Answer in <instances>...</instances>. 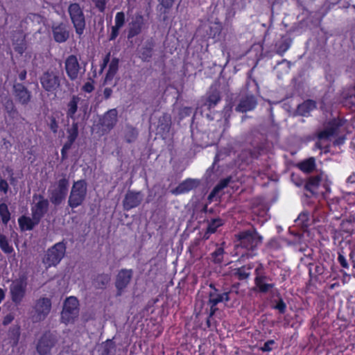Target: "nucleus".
<instances>
[{"instance_id": "64", "label": "nucleus", "mask_w": 355, "mask_h": 355, "mask_svg": "<svg viewBox=\"0 0 355 355\" xmlns=\"http://www.w3.org/2000/svg\"><path fill=\"white\" fill-rule=\"evenodd\" d=\"M4 297L3 290H0V302L3 300Z\"/></svg>"}, {"instance_id": "33", "label": "nucleus", "mask_w": 355, "mask_h": 355, "mask_svg": "<svg viewBox=\"0 0 355 355\" xmlns=\"http://www.w3.org/2000/svg\"><path fill=\"white\" fill-rule=\"evenodd\" d=\"M315 167V159L313 157L306 159L297 164V168L305 173H312Z\"/></svg>"}, {"instance_id": "25", "label": "nucleus", "mask_w": 355, "mask_h": 355, "mask_svg": "<svg viewBox=\"0 0 355 355\" xmlns=\"http://www.w3.org/2000/svg\"><path fill=\"white\" fill-rule=\"evenodd\" d=\"M80 98L77 95H73L67 103L66 116L68 119L76 121V113L78 111Z\"/></svg>"}, {"instance_id": "35", "label": "nucleus", "mask_w": 355, "mask_h": 355, "mask_svg": "<svg viewBox=\"0 0 355 355\" xmlns=\"http://www.w3.org/2000/svg\"><path fill=\"white\" fill-rule=\"evenodd\" d=\"M221 101V96L218 91H214L210 92L205 103V105L207 106L209 110L214 107Z\"/></svg>"}, {"instance_id": "3", "label": "nucleus", "mask_w": 355, "mask_h": 355, "mask_svg": "<svg viewBox=\"0 0 355 355\" xmlns=\"http://www.w3.org/2000/svg\"><path fill=\"white\" fill-rule=\"evenodd\" d=\"M69 187V178L66 175L53 184L48 189L49 200L54 206L60 205L66 199Z\"/></svg>"}, {"instance_id": "47", "label": "nucleus", "mask_w": 355, "mask_h": 355, "mask_svg": "<svg viewBox=\"0 0 355 355\" xmlns=\"http://www.w3.org/2000/svg\"><path fill=\"white\" fill-rule=\"evenodd\" d=\"M348 257L349 261L352 266V272H350L349 275L355 277V250L354 249H350Z\"/></svg>"}, {"instance_id": "36", "label": "nucleus", "mask_w": 355, "mask_h": 355, "mask_svg": "<svg viewBox=\"0 0 355 355\" xmlns=\"http://www.w3.org/2000/svg\"><path fill=\"white\" fill-rule=\"evenodd\" d=\"M111 276L107 273H101L96 275L94 279V284L96 288H105L110 282Z\"/></svg>"}, {"instance_id": "9", "label": "nucleus", "mask_w": 355, "mask_h": 355, "mask_svg": "<svg viewBox=\"0 0 355 355\" xmlns=\"http://www.w3.org/2000/svg\"><path fill=\"white\" fill-rule=\"evenodd\" d=\"M52 308L51 300L42 297L37 299L31 313V319L33 322H40L44 320L51 312Z\"/></svg>"}, {"instance_id": "53", "label": "nucleus", "mask_w": 355, "mask_h": 355, "mask_svg": "<svg viewBox=\"0 0 355 355\" xmlns=\"http://www.w3.org/2000/svg\"><path fill=\"white\" fill-rule=\"evenodd\" d=\"M95 6L96 8H98V10L103 12L105 11V7H106V1L105 0H96L95 1Z\"/></svg>"}, {"instance_id": "12", "label": "nucleus", "mask_w": 355, "mask_h": 355, "mask_svg": "<svg viewBox=\"0 0 355 355\" xmlns=\"http://www.w3.org/2000/svg\"><path fill=\"white\" fill-rule=\"evenodd\" d=\"M12 94L15 101L21 105H27L32 99L31 92L23 83H14Z\"/></svg>"}, {"instance_id": "31", "label": "nucleus", "mask_w": 355, "mask_h": 355, "mask_svg": "<svg viewBox=\"0 0 355 355\" xmlns=\"http://www.w3.org/2000/svg\"><path fill=\"white\" fill-rule=\"evenodd\" d=\"M224 245V242L220 245L216 244V249L209 254L211 261L215 264H220L223 261L225 254Z\"/></svg>"}, {"instance_id": "2", "label": "nucleus", "mask_w": 355, "mask_h": 355, "mask_svg": "<svg viewBox=\"0 0 355 355\" xmlns=\"http://www.w3.org/2000/svg\"><path fill=\"white\" fill-rule=\"evenodd\" d=\"M238 243L236 250L240 255L239 259L252 258L256 255L259 245L262 242V237L256 230H245L236 235Z\"/></svg>"}, {"instance_id": "37", "label": "nucleus", "mask_w": 355, "mask_h": 355, "mask_svg": "<svg viewBox=\"0 0 355 355\" xmlns=\"http://www.w3.org/2000/svg\"><path fill=\"white\" fill-rule=\"evenodd\" d=\"M159 5L162 6L160 9L161 13L163 15L162 21L164 22L168 21V17L167 16L169 10L173 7L175 0H157Z\"/></svg>"}, {"instance_id": "15", "label": "nucleus", "mask_w": 355, "mask_h": 355, "mask_svg": "<svg viewBox=\"0 0 355 355\" xmlns=\"http://www.w3.org/2000/svg\"><path fill=\"white\" fill-rule=\"evenodd\" d=\"M64 69L67 76L71 80H75L78 78L80 66L76 55H70L66 58Z\"/></svg>"}, {"instance_id": "42", "label": "nucleus", "mask_w": 355, "mask_h": 355, "mask_svg": "<svg viewBox=\"0 0 355 355\" xmlns=\"http://www.w3.org/2000/svg\"><path fill=\"white\" fill-rule=\"evenodd\" d=\"M324 270V266L321 264H309V275L311 278H313V276L322 275Z\"/></svg>"}, {"instance_id": "46", "label": "nucleus", "mask_w": 355, "mask_h": 355, "mask_svg": "<svg viewBox=\"0 0 355 355\" xmlns=\"http://www.w3.org/2000/svg\"><path fill=\"white\" fill-rule=\"evenodd\" d=\"M48 125L50 128V130L54 133H57L58 130V122L57 121V119L55 116H51L49 117V123H48Z\"/></svg>"}, {"instance_id": "60", "label": "nucleus", "mask_w": 355, "mask_h": 355, "mask_svg": "<svg viewBox=\"0 0 355 355\" xmlns=\"http://www.w3.org/2000/svg\"><path fill=\"white\" fill-rule=\"evenodd\" d=\"M347 184H355V173H353L351 174L347 178Z\"/></svg>"}, {"instance_id": "59", "label": "nucleus", "mask_w": 355, "mask_h": 355, "mask_svg": "<svg viewBox=\"0 0 355 355\" xmlns=\"http://www.w3.org/2000/svg\"><path fill=\"white\" fill-rule=\"evenodd\" d=\"M26 75H27L26 70L23 69L22 71H21L18 75V78H19V80L24 81V80H26Z\"/></svg>"}, {"instance_id": "16", "label": "nucleus", "mask_w": 355, "mask_h": 355, "mask_svg": "<svg viewBox=\"0 0 355 355\" xmlns=\"http://www.w3.org/2000/svg\"><path fill=\"white\" fill-rule=\"evenodd\" d=\"M132 269L122 268L119 270L115 277L116 288H127L133 279Z\"/></svg>"}, {"instance_id": "58", "label": "nucleus", "mask_w": 355, "mask_h": 355, "mask_svg": "<svg viewBox=\"0 0 355 355\" xmlns=\"http://www.w3.org/2000/svg\"><path fill=\"white\" fill-rule=\"evenodd\" d=\"M112 94V89L110 87H105L103 91V96L105 99L110 98Z\"/></svg>"}, {"instance_id": "39", "label": "nucleus", "mask_w": 355, "mask_h": 355, "mask_svg": "<svg viewBox=\"0 0 355 355\" xmlns=\"http://www.w3.org/2000/svg\"><path fill=\"white\" fill-rule=\"evenodd\" d=\"M0 248L2 252L6 254H10L14 252V248L10 244L6 235L0 233Z\"/></svg>"}, {"instance_id": "7", "label": "nucleus", "mask_w": 355, "mask_h": 355, "mask_svg": "<svg viewBox=\"0 0 355 355\" xmlns=\"http://www.w3.org/2000/svg\"><path fill=\"white\" fill-rule=\"evenodd\" d=\"M79 303L76 297H67L61 311V322L65 324H73L79 315Z\"/></svg>"}, {"instance_id": "56", "label": "nucleus", "mask_w": 355, "mask_h": 355, "mask_svg": "<svg viewBox=\"0 0 355 355\" xmlns=\"http://www.w3.org/2000/svg\"><path fill=\"white\" fill-rule=\"evenodd\" d=\"M275 309L279 310L281 313H284L285 312L286 304L282 299L279 300V302L275 306Z\"/></svg>"}, {"instance_id": "32", "label": "nucleus", "mask_w": 355, "mask_h": 355, "mask_svg": "<svg viewBox=\"0 0 355 355\" xmlns=\"http://www.w3.org/2000/svg\"><path fill=\"white\" fill-rule=\"evenodd\" d=\"M78 123L76 121H73L71 125L67 129V141L64 143L73 146L78 137Z\"/></svg>"}, {"instance_id": "19", "label": "nucleus", "mask_w": 355, "mask_h": 355, "mask_svg": "<svg viewBox=\"0 0 355 355\" xmlns=\"http://www.w3.org/2000/svg\"><path fill=\"white\" fill-rule=\"evenodd\" d=\"M255 263H249L233 270L232 277L241 282H247L251 275V270L254 268Z\"/></svg>"}, {"instance_id": "17", "label": "nucleus", "mask_w": 355, "mask_h": 355, "mask_svg": "<svg viewBox=\"0 0 355 355\" xmlns=\"http://www.w3.org/2000/svg\"><path fill=\"white\" fill-rule=\"evenodd\" d=\"M342 124L337 119L329 121L326 127L318 132V137L320 139H329L331 137L337 136Z\"/></svg>"}, {"instance_id": "22", "label": "nucleus", "mask_w": 355, "mask_h": 355, "mask_svg": "<svg viewBox=\"0 0 355 355\" xmlns=\"http://www.w3.org/2000/svg\"><path fill=\"white\" fill-rule=\"evenodd\" d=\"M257 105V101L254 95H248L242 98L236 107L239 112H247L254 110Z\"/></svg>"}, {"instance_id": "13", "label": "nucleus", "mask_w": 355, "mask_h": 355, "mask_svg": "<svg viewBox=\"0 0 355 355\" xmlns=\"http://www.w3.org/2000/svg\"><path fill=\"white\" fill-rule=\"evenodd\" d=\"M144 195L141 191L128 190L123 200V207L125 211H130L137 207L142 202Z\"/></svg>"}, {"instance_id": "48", "label": "nucleus", "mask_w": 355, "mask_h": 355, "mask_svg": "<svg viewBox=\"0 0 355 355\" xmlns=\"http://www.w3.org/2000/svg\"><path fill=\"white\" fill-rule=\"evenodd\" d=\"M291 180L297 187H302V185L304 186L305 181L298 175L293 173L291 175Z\"/></svg>"}, {"instance_id": "24", "label": "nucleus", "mask_w": 355, "mask_h": 355, "mask_svg": "<svg viewBox=\"0 0 355 355\" xmlns=\"http://www.w3.org/2000/svg\"><path fill=\"white\" fill-rule=\"evenodd\" d=\"M224 224L223 220L220 218H211L207 220V227L204 232L202 239L207 241L209 239L211 234L216 232L218 227Z\"/></svg>"}, {"instance_id": "28", "label": "nucleus", "mask_w": 355, "mask_h": 355, "mask_svg": "<svg viewBox=\"0 0 355 355\" xmlns=\"http://www.w3.org/2000/svg\"><path fill=\"white\" fill-rule=\"evenodd\" d=\"M315 108V101L311 99H308L297 105L296 112L300 116H307L309 115L310 112Z\"/></svg>"}, {"instance_id": "1", "label": "nucleus", "mask_w": 355, "mask_h": 355, "mask_svg": "<svg viewBox=\"0 0 355 355\" xmlns=\"http://www.w3.org/2000/svg\"><path fill=\"white\" fill-rule=\"evenodd\" d=\"M254 275L255 287L252 288H273L280 285L286 279V272L282 269L277 268L268 270L261 263H255Z\"/></svg>"}, {"instance_id": "61", "label": "nucleus", "mask_w": 355, "mask_h": 355, "mask_svg": "<svg viewBox=\"0 0 355 355\" xmlns=\"http://www.w3.org/2000/svg\"><path fill=\"white\" fill-rule=\"evenodd\" d=\"M13 320V316H12L11 315H6L5 318H4V320L3 321V324L4 325H7L9 323H10L12 322V320Z\"/></svg>"}, {"instance_id": "18", "label": "nucleus", "mask_w": 355, "mask_h": 355, "mask_svg": "<svg viewBox=\"0 0 355 355\" xmlns=\"http://www.w3.org/2000/svg\"><path fill=\"white\" fill-rule=\"evenodd\" d=\"M117 110L116 108L107 111L100 119V124L103 130H110L116 125L117 121Z\"/></svg>"}, {"instance_id": "49", "label": "nucleus", "mask_w": 355, "mask_h": 355, "mask_svg": "<svg viewBox=\"0 0 355 355\" xmlns=\"http://www.w3.org/2000/svg\"><path fill=\"white\" fill-rule=\"evenodd\" d=\"M72 147L71 145H69L68 144H66L64 143V145L62 146V148L61 149V159L62 160H65L67 159L68 157V154H67V152L69 150L71 149V148Z\"/></svg>"}, {"instance_id": "26", "label": "nucleus", "mask_w": 355, "mask_h": 355, "mask_svg": "<svg viewBox=\"0 0 355 355\" xmlns=\"http://www.w3.org/2000/svg\"><path fill=\"white\" fill-rule=\"evenodd\" d=\"M219 290H214L209 294V302L211 304L210 315H212L217 310L214 306L219 302L227 301L229 300V293H219Z\"/></svg>"}, {"instance_id": "4", "label": "nucleus", "mask_w": 355, "mask_h": 355, "mask_svg": "<svg viewBox=\"0 0 355 355\" xmlns=\"http://www.w3.org/2000/svg\"><path fill=\"white\" fill-rule=\"evenodd\" d=\"M62 76L56 69H48L40 77V82L43 89L49 93H55L61 85Z\"/></svg>"}, {"instance_id": "38", "label": "nucleus", "mask_w": 355, "mask_h": 355, "mask_svg": "<svg viewBox=\"0 0 355 355\" xmlns=\"http://www.w3.org/2000/svg\"><path fill=\"white\" fill-rule=\"evenodd\" d=\"M195 187V182L189 178L181 182L176 188V190L179 193H184L192 190Z\"/></svg>"}, {"instance_id": "51", "label": "nucleus", "mask_w": 355, "mask_h": 355, "mask_svg": "<svg viewBox=\"0 0 355 355\" xmlns=\"http://www.w3.org/2000/svg\"><path fill=\"white\" fill-rule=\"evenodd\" d=\"M9 190V184L4 179H0V191L6 194Z\"/></svg>"}, {"instance_id": "23", "label": "nucleus", "mask_w": 355, "mask_h": 355, "mask_svg": "<svg viewBox=\"0 0 355 355\" xmlns=\"http://www.w3.org/2000/svg\"><path fill=\"white\" fill-rule=\"evenodd\" d=\"M321 182V175L310 176L304 182V190L310 192L312 195H317L319 193V187H320Z\"/></svg>"}, {"instance_id": "44", "label": "nucleus", "mask_w": 355, "mask_h": 355, "mask_svg": "<svg viewBox=\"0 0 355 355\" xmlns=\"http://www.w3.org/2000/svg\"><path fill=\"white\" fill-rule=\"evenodd\" d=\"M11 295L13 302L19 303L24 296V290H11Z\"/></svg>"}, {"instance_id": "34", "label": "nucleus", "mask_w": 355, "mask_h": 355, "mask_svg": "<svg viewBox=\"0 0 355 355\" xmlns=\"http://www.w3.org/2000/svg\"><path fill=\"white\" fill-rule=\"evenodd\" d=\"M337 261L339 263L340 266L341 267V270L343 272L347 273V272L349 271L351 263L347 259V255L343 248L340 249L338 251Z\"/></svg>"}, {"instance_id": "45", "label": "nucleus", "mask_w": 355, "mask_h": 355, "mask_svg": "<svg viewBox=\"0 0 355 355\" xmlns=\"http://www.w3.org/2000/svg\"><path fill=\"white\" fill-rule=\"evenodd\" d=\"M5 109L8 114L12 117L17 114V110L12 101L8 100L5 104Z\"/></svg>"}, {"instance_id": "14", "label": "nucleus", "mask_w": 355, "mask_h": 355, "mask_svg": "<svg viewBox=\"0 0 355 355\" xmlns=\"http://www.w3.org/2000/svg\"><path fill=\"white\" fill-rule=\"evenodd\" d=\"M51 31L53 38L57 43H64L67 42L70 37L69 26L64 22L53 24Z\"/></svg>"}, {"instance_id": "30", "label": "nucleus", "mask_w": 355, "mask_h": 355, "mask_svg": "<svg viewBox=\"0 0 355 355\" xmlns=\"http://www.w3.org/2000/svg\"><path fill=\"white\" fill-rule=\"evenodd\" d=\"M119 64V59L117 58H113L108 67V70L105 74L104 78V84L110 83L114 79L115 75L118 72Z\"/></svg>"}, {"instance_id": "11", "label": "nucleus", "mask_w": 355, "mask_h": 355, "mask_svg": "<svg viewBox=\"0 0 355 355\" xmlns=\"http://www.w3.org/2000/svg\"><path fill=\"white\" fill-rule=\"evenodd\" d=\"M33 202L31 205V215L40 221L48 213L49 209V200L42 194L34 193L33 196Z\"/></svg>"}, {"instance_id": "5", "label": "nucleus", "mask_w": 355, "mask_h": 355, "mask_svg": "<svg viewBox=\"0 0 355 355\" xmlns=\"http://www.w3.org/2000/svg\"><path fill=\"white\" fill-rule=\"evenodd\" d=\"M87 192V183L85 180L74 182L68 198V205L71 209L80 206L86 199Z\"/></svg>"}, {"instance_id": "21", "label": "nucleus", "mask_w": 355, "mask_h": 355, "mask_svg": "<svg viewBox=\"0 0 355 355\" xmlns=\"http://www.w3.org/2000/svg\"><path fill=\"white\" fill-rule=\"evenodd\" d=\"M144 26V17L141 15H136L129 24L128 30V38L132 39L139 35Z\"/></svg>"}, {"instance_id": "40", "label": "nucleus", "mask_w": 355, "mask_h": 355, "mask_svg": "<svg viewBox=\"0 0 355 355\" xmlns=\"http://www.w3.org/2000/svg\"><path fill=\"white\" fill-rule=\"evenodd\" d=\"M231 179V177H227L220 180L219 182L214 187L213 190L209 194V198H212L221 190L226 188L228 186L229 183L230 182Z\"/></svg>"}, {"instance_id": "55", "label": "nucleus", "mask_w": 355, "mask_h": 355, "mask_svg": "<svg viewBox=\"0 0 355 355\" xmlns=\"http://www.w3.org/2000/svg\"><path fill=\"white\" fill-rule=\"evenodd\" d=\"M94 89V86L92 83L87 82L83 86V90L87 93H91Z\"/></svg>"}, {"instance_id": "52", "label": "nucleus", "mask_w": 355, "mask_h": 355, "mask_svg": "<svg viewBox=\"0 0 355 355\" xmlns=\"http://www.w3.org/2000/svg\"><path fill=\"white\" fill-rule=\"evenodd\" d=\"M152 57V50L150 48H145L141 52V58L144 60H149Z\"/></svg>"}, {"instance_id": "54", "label": "nucleus", "mask_w": 355, "mask_h": 355, "mask_svg": "<svg viewBox=\"0 0 355 355\" xmlns=\"http://www.w3.org/2000/svg\"><path fill=\"white\" fill-rule=\"evenodd\" d=\"M275 343L273 340H270L266 342L262 347H261V350L263 352H270L271 351V345Z\"/></svg>"}, {"instance_id": "6", "label": "nucleus", "mask_w": 355, "mask_h": 355, "mask_svg": "<svg viewBox=\"0 0 355 355\" xmlns=\"http://www.w3.org/2000/svg\"><path fill=\"white\" fill-rule=\"evenodd\" d=\"M66 244L64 241L55 243L46 252L43 263L46 268L56 266L60 263L66 253Z\"/></svg>"}, {"instance_id": "8", "label": "nucleus", "mask_w": 355, "mask_h": 355, "mask_svg": "<svg viewBox=\"0 0 355 355\" xmlns=\"http://www.w3.org/2000/svg\"><path fill=\"white\" fill-rule=\"evenodd\" d=\"M68 13L76 33L81 37L85 29L86 21L83 10L79 3H70L68 7Z\"/></svg>"}, {"instance_id": "57", "label": "nucleus", "mask_w": 355, "mask_h": 355, "mask_svg": "<svg viewBox=\"0 0 355 355\" xmlns=\"http://www.w3.org/2000/svg\"><path fill=\"white\" fill-rule=\"evenodd\" d=\"M320 186H322L324 190V191H321L322 193H329L331 191L330 182L327 180L322 181Z\"/></svg>"}, {"instance_id": "29", "label": "nucleus", "mask_w": 355, "mask_h": 355, "mask_svg": "<svg viewBox=\"0 0 355 355\" xmlns=\"http://www.w3.org/2000/svg\"><path fill=\"white\" fill-rule=\"evenodd\" d=\"M293 40L287 35H282L281 40L275 44L276 53L279 56H283L284 53L291 48Z\"/></svg>"}, {"instance_id": "62", "label": "nucleus", "mask_w": 355, "mask_h": 355, "mask_svg": "<svg viewBox=\"0 0 355 355\" xmlns=\"http://www.w3.org/2000/svg\"><path fill=\"white\" fill-rule=\"evenodd\" d=\"M110 61H111L110 60V53L109 52L103 58V62H104L107 64H110Z\"/></svg>"}, {"instance_id": "43", "label": "nucleus", "mask_w": 355, "mask_h": 355, "mask_svg": "<svg viewBox=\"0 0 355 355\" xmlns=\"http://www.w3.org/2000/svg\"><path fill=\"white\" fill-rule=\"evenodd\" d=\"M138 137V131L135 128L129 127L125 132V140L127 143L134 142Z\"/></svg>"}, {"instance_id": "63", "label": "nucleus", "mask_w": 355, "mask_h": 355, "mask_svg": "<svg viewBox=\"0 0 355 355\" xmlns=\"http://www.w3.org/2000/svg\"><path fill=\"white\" fill-rule=\"evenodd\" d=\"M107 64H108L104 62H102V64H101L100 73H102L104 71Z\"/></svg>"}, {"instance_id": "10", "label": "nucleus", "mask_w": 355, "mask_h": 355, "mask_svg": "<svg viewBox=\"0 0 355 355\" xmlns=\"http://www.w3.org/2000/svg\"><path fill=\"white\" fill-rule=\"evenodd\" d=\"M58 341L55 334L49 331L44 332L37 341L35 347L37 353L39 355H51V352Z\"/></svg>"}, {"instance_id": "41", "label": "nucleus", "mask_w": 355, "mask_h": 355, "mask_svg": "<svg viewBox=\"0 0 355 355\" xmlns=\"http://www.w3.org/2000/svg\"><path fill=\"white\" fill-rule=\"evenodd\" d=\"M10 212L5 202L0 203V217L3 224L6 225L10 220Z\"/></svg>"}, {"instance_id": "27", "label": "nucleus", "mask_w": 355, "mask_h": 355, "mask_svg": "<svg viewBox=\"0 0 355 355\" xmlns=\"http://www.w3.org/2000/svg\"><path fill=\"white\" fill-rule=\"evenodd\" d=\"M40 223V221L35 219V216L31 218L23 215L18 218V224L21 231H31Z\"/></svg>"}, {"instance_id": "50", "label": "nucleus", "mask_w": 355, "mask_h": 355, "mask_svg": "<svg viewBox=\"0 0 355 355\" xmlns=\"http://www.w3.org/2000/svg\"><path fill=\"white\" fill-rule=\"evenodd\" d=\"M26 49V44L24 40L19 44H16L14 46L15 51L19 53V55H22Z\"/></svg>"}, {"instance_id": "20", "label": "nucleus", "mask_w": 355, "mask_h": 355, "mask_svg": "<svg viewBox=\"0 0 355 355\" xmlns=\"http://www.w3.org/2000/svg\"><path fill=\"white\" fill-rule=\"evenodd\" d=\"M125 24V15L123 11L116 13L114 18V25L111 27V33L108 35L109 41H113L116 39L119 35L120 29Z\"/></svg>"}]
</instances>
